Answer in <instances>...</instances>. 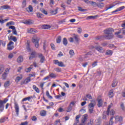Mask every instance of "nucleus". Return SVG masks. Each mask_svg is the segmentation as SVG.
Instances as JSON below:
<instances>
[{"instance_id": "nucleus-1", "label": "nucleus", "mask_w": 125, "mask_h": 125, "mask_svg": "<svg viewBox=\"0 0 125 125\" xmlns=\"http://www.w3.org/2000/svg\"><path fill=\"white\" fill-rule=\"evenodd\" d=\"M113 32L114 30H113V28H108L104 30V33L105 35L104 37L106 40H111V39H113V38H114V35H113Z\"/></svg>"}, {"instance_id": "nucleus-2", "label": "nucleus", "mask_w": 125, "mask_h": 125, "mask_svg": "<svg viewBox=\"0 0 125 125\" xmlns=\"http://www.w3.org/2000/svg\"><path fill=\"white\" fill-rule=\"evenodd\" d=\"M90 101L91 103L89 104L88 105V108L89 109V113L90 114H92V113H93V109H94V107L95 106V104L93 103H95V101L91 100ZM92 102H93V103H92Z\"/></svg>"}, {"instance_id": "nucleus-3", "label": "nucleus", "mask_w": 125, "mask_h": 125, "mask_svg": "<svg viewBox=\"0 0 125 125\" xmlns=\"http://www.w3.org/2000/svg\"><path fill=\"white\" fill-rule=\"evenodd\" d=\"M7 101H8V99L5 98L3 101L0 100V111L2 112L4 109V104H5Z\"/></svg>"}, {"instance_id": "nucleus-4", "label": "nucleus", "mask_w": 125, "mask_h": 125, "mask_svg": "<svg viewBox=\"0 0 125 125\" xmlns=\"http://www.w3.org/2000/svg\"><path fill=\"white\" fill-rule=\"evenodd\" d=\"M31 81V80L30 77H28L24 81L21 82V85H23V84H28V83H29Z\"/></svg>"}, {"instance_id": "nucleus-5", "label": "nucleus", "mask_w": 125, "mask_h": 125, "mask_svg": "<svg viewBox=\"0 0 125 125\" xmlns=\"http://www.w3.org/2000/svg\"><path fill=\"white\" fill-rule=\"evenodd\" d=\"M14 108L15 109V112L17 115V116H19V105H18V103L17 102H15L14 103Z\"/></svg>"}, {"instance_id": "nucleus-6", "label": "nucleus", "mask_w": 125, "mask_h": 125, "mask_svg": "<svg viewBox=\"0 0 125 125\" xmlns=\"http://www.w3.org/2000/svg\"><path fill=\"white\" fill-rule=\"evenodd\" d=\"M99 97H100V96H99L97 99V101L98 102L97 106L99 108H100V107L103 106V101H102V99H99Z\"/></svg>"}, {"instance_id": "nucleus-7", "label": "nucleus", "mask_w": 125, "mask_h": 125, "mask_svg": "<svg viewBox=\"0 0 125 125\" xmlns=\"http://www.w3.org/2000/svg\"><path fill=\"white\" fill-rule=\"evenodd\" d=\"M32 42L35 43V45L36 47H39V42H40V38H36L33 39L32 40Z\"/></svg>"}, {"instance_id": "nucleus-8", "label": "nucleus", "mask_w": 125, "mask_h": 125, "mask_svg": "<svg viewBox=\"0 0 125 125\" xmlns=\"http://www.w3.org/2000/svg\"><path fill=\"white\" fill-rule=\"evenodd\" d=\"M9 29H11L12 30V33L13 35H15V36H17V31L16 30V28L14 26H10L9 27Z\"/></svg>"}, {"instance_id": "nucleus-9", "label": "nucleus", "mask_w": 125, "mask_h": 125, "mask_svg": "<svg viewBox=\"0 0 125 125\" xmlns=\"http://www.w3.org/2000/svg\"><path fill=\"white\" fill-rule=\"evenodd\" d=\"M28 33L30 34H37L38 33V30H37L35 28H28Z\"/></svg>"}, {"instance_id": "nucleus-10", "label": "nucleus", "mask_w": 125, "mask_h": 125, "mask_svg": "<svg viewBox=\"0 0 125 125\" xmlns=\"http://www.w3.org/2000/svg\"><path fill=\"white\" fill-rule=\"evenodd\" d=\"M22 79H23V75L20 74V76H18L16 78V79H15L16 83H19V82H20V81H21Z\"/></svg>"}, {"instance_id": "nucleus-11", "label": "nucleus", "mask_w": 125, "mask_h": 125, "mask_svg": "<svg viewBox=\"0 0 125 125\" xmlns=\"http://www.w3.org/2000/svg\"><path fill=\"white\" fill-rule=\"evenodd\" d=\"M37 57V52L35 51L31 52V56L29 57V60L33 59V58H36Z\"/></svg>"}, {"instance_id": "nucleus-12", "label": "nucleus", "mask_w": 125, "mask_h": 125, "mask_svg": "<svg viewBox=\"0 0 125 125\" xmlns=\"http://www.w3.org/2000/svg\"><path fill=\"white\" fill-rule=\"evenodd\" d=\"M125 6H121L119 8H118L115 11H112V13L113 14H114V13H115V12H119V11H121L123 10V9H125Z\"/></svg>"}, {"instance_id": "nucleus-13", "label": "nucleus", "mask_w": 125, "mask_h": 125, "mask_svg": "<svg viewBox=\"0 0 125 125\" xmlns=\"http://www.w3.org/2000/svg\"><path fill=\"white\" fill-rule=\"evenodd\" d=\"M32 99H33V97L30 96L26 98H24L22 100V102H24V101H29V102H32Z\"/></svg>"}, {"instance_id": "nucleus-14", "label": "nucleus", "mask_w": 125, "mask_h": 125, "mask_svg": "<svg viewBox=\"0 0 125 125\" xmlns=\"http://www.w3.org/2000/svg\"><path fill=\"white\" fill-rule=\"evenodd\" d=\"M39 58H40V62L41 63H43V62H44V56H43V55H42V54H40L39 55Z\"/></svg>"}, {"instance_id": "nucleus-15", "label": "nucleus", "mask_w": 125, "mask_h": 125, "mask_svg": "<svg viewBox=\"0 0 125 125\" xmlns=\"http://www.w3.org/2000/svg\"><path fill=\"white\" fill-rule=\"evenodd\" d=\"M87 117H88L87 114L83 115V119L82 120V123L83 124H84V123H85V122H86V121H87Z\"/></svg>"}, {"instance_id": "nucleus-16", "label": "nucleus", "mask_w": 125, "mask_h": 125, "mask_svg": "<svg viewBox=\"0 0 125 125\" xmlns=\"http://www.w3.org/2000/svg\"><path fill=\"white\" fill-rule=\"evenodd\" d=\"M113 104L111 103L110 105H109L107 108V110L106 111V115H107V116H109V115H110V109H111V108H112V107H113Z\"/></svg>"}, {"instance_id": "nucleus-17", "label": "nucleus", "mask_w": 125, "mask_h": 125, "mask_svg": "<svg viewBox=\"0 0 125 125\" xmlns=\"http://www.w3.org/2000/svg\"><path fill=\"white\" fill-rule=\"evenodd\" d=\"M96 125H101V118L99 117L95 121Z\"/></svg>"}, {"instance_id": "nucleus-18", "label": "nucleus", "mask_w": 125, "mask_h": 125, "mask_svg": "<svg viewBox=\"0 0 125 125\" xmlns=\"http://www.w3.org/2000/svg\"><path fill=\"white\" fill-rule=\"evenodd\" d=\"M9 8H10V7L8 5H3L0 7V9H2V10H4V9H9Z\"/></svg>"}, {"instance_id": "nucleus-19", "label": "nucleus", "mask_w": 125, "mask_h": 125, "mask_svg": "<svg viewBox=\"0 0 125 125\" xmlns=\"http://www.w3.org/2000/svg\"><path fill=\"white\" fill-rule=\"evenodd\" d=\"M105 55H107L108 56H112V55H113V51L111 50H106Z\"/></svg>"}, {"instance_id": "nucleus-20", "label": "nucleus", "mask_w": 125, "mask_h": 125, "mask_svg": "<svg viewBox=\"0 0 125 125\" xmlns=\"http://www.w3.org/2000/svg\"><path fill=\"white\" fill-rule=\"evenodd\" d=\"M23 56H20L17 60V62L18 63H22V62H23Z\"/></svg>"}, {"instance_id": "nucleus-21", "label": "nucleus", "mask_w": 125, "mask_h": 125, "mask_svg": "<svg viewBox=\"0 0 125 125\" xmlns=\"http://www.w3.org/2000/svg\"><path fill=\"white\" fill-rule=\"evenodd\" d=\"M32 88L37 93H40V89L36 85H33Z\"/></svg>"}, {"instance_id": "nucleus-22", "label": "nucleus", "mask_w": 125, "mask_h": 125, "mask_svg": "<svg viewBox=\"0 0 125 125\" xmlns=\"http://www.w3.org/2000/svg\"><path fill=\"white\" fill-rule=\"evenodd\" d=\"M74 39L76 43H79V42H80V38H79V36L78 35L74 36Z\"/></svg>"}, {"instance_id": "nucleus-23", "label": "nucleus", "mask_w": 125, "mask_h": 125, "mask_svg": "<svg viewBox=\"0 0 125 125\" xmlns=\"http://www.w3.org/2000/svg\"><path fill=\"white\" fill-rule=\"evenodd\" d=\"M42 29L43 30H46L47 29H49L50 28V25L47 24H43L42 26Z\"/></svg>"}, {"instance_id": "nucleus-24", "label": "nucleus", "mask_w": 125, "mask_h": 125, "mask_svg": "<svg viewBox=\"0 0 125 125\" xmlns=\"http://www.w3.org/2000/svg\"><path fill=\"white\" fill-rule=\"evenodd\" d=\"M108 96L109 98H113V97H114V92L113 91V90L109 91L108 93Z\"/></svg>"}, {"instance_id": "nucleus-25", "label": "nucleus", "mask_w": 125, "mask_h": 125, "mask_svg": "<svg viewBox=\"0 0 125 125\" xmlns=\"http://www.w3.org/2000/svg\"><path fill=\"white\" fill-rule=\"evenodd\" d=\"M40 116L42 117H45L46 116V111L43 110L40 112Z\"/></svg>"}, {"instance_id": "nucleus-26", "label": "nucleus", "mask_w": 125, "mask_h": 125, "mask_svg": "<svg viewBox=\"0 0 125 125\" xmlns=\"http://www.w3.org/2000/svg\"><path fill=\"white\" fill-rule=\"evenodd\" d=\"M23 24H26V25H29L30 24H32L33 22H32V20H25L23 22Z\"/></svg>"}, {"instance_id": "nucleus-27", "label": "nucleus", "mask_w": 125, "mask_h": 125, "mask_svg": "<svg viewBox=\"0 0 125 125\" xmlns=\"http://www.w3.org/2000/svg\"><path fill=\"white\" fill-rule=\"evenodd\" d=\"M10 85V81H6L4 83V86L5 88H7Z\"/></svg>"}, {"instance_id": "nucleus-28", "label": "nucleus", "mask_w": 125, "mask_h": 125, "mask_svg": "<svg viewBox=\"0 0 125 125\" xmlns=\"http://www.w3.org/2000/svg\"><path fill=\"white\" fill-rule=\"evenodd\" d=\"M9 40L13 41V42H17V39L15 37V36H10V39H9Z\"/></svg>"}, {"instance_id": "nucleus-29", "label": "nucleus", "mask_w": 125, "mask_h": 125, "mask_svg": "<svg viewBox=\"0 0 125 125\" xmlns=\"http://www.w3.org/2000/svg\"><path fill=\"white\" fill-rule=\"evenodd\" d=\"M115 121H117V122H121V121H123V117L117 116L115 117Z\"/></svg>"}, {"instance_id": "nucleus-30", "label": "nucleus", "mask_w": 125, "mask_h": 125, "mask_svg": "<svg viewBox=\"0 0 125 125\" xmlns=\"http://www.w3.org/2000/svg\"><path fill=\"white\" fill-rule=\"evenodd\" d=\"M26 10L28 11V12H33V7L31 5H29L28 8H26Z\"/></svg>"}, {"instance_id": "nucleus-31", "label": "nucleus", "mask_w": 125, "mask_h": 125, "mask_svg": "<svg viewBox=\"0 0 125 125\" xmlns=\"http://www.w3.org/2000/svg\"><path fill=\"white\" fill-rule=\"evenodd\" d=\"M96 50L99 51V52H104V49H103V47H96Z\"/></svg>"}, {"instance_id": "nucleus-32", "label": "nucleus", "mask_w": 125, "mask_h": 125, "mask_svg": "<svg viewBox=\"0 0 125 125\" xmlns=\"http://www.w3.org/2000/svg\"><path fill=\"white\" fill-rule=\"evenodd\" d=\"M62 43L64 44V45H67L68 44V40H67V39L66 38H64L62 40Z\"/></svg>"}, {"instance_id": "nucleus-33", "label": "nucleus", "mask_w": 125, "mask_h": 125, "mask_svg": "<svg viewBox=\"0 0 125 125\" xmlns=\"http://www.w3.org/2000/svg\"><path fill=\"white\" fill-rule=\"evenodd\" d=\"M54 70L57 73H60L61 72H62V69L60 67H56L54 69Z\"/></svg>"}, {"instance_id": "nucleus-34", "label": "nucleus", "mask_w": 125, "mask_h": 125, "mask_svg": "<svg viewBox=\"0 0 125 125\" xmlns=\"http://www.w3.org/2000/svg\"><path fill=\"white\" fill-rule=\"evenodd\" d=\"M97 6H98V7H99L100 8H102V7H104V3H99L97 4Z\"/></svg>"}, {"instance_id": "nucleus-35", "label": "nucleus", "mask_w": 125, "mask_h": 125, "mask_svg": "<svg viewBox=\"0 0 125 125\" xmlns=\"http://www.w3.org/2000/svg\"><path fill=\"white\" fill-rule=\"evenodd\" d=\"M49 76H50V78H52V79H55L57 77L56 74L53 73H50Z\"/></svg>"}, {"instance_id": "nucleus-36", "label": "nucleus", "mask_w": 125, "mask_h": 125, "mask_svg": "<svg viewBox=\"0 0 125 125\" xmlns=\"http://www.w3.org/2000/svg\"><path fill=\"white\" fill-rule=\"evenodd\" d=\"M7 117H3V118H1L0 119V123L1 124L2 123H4V122H6V120H7Z\"/></svg>"}, {"instance_id": "nucleus-37", "label": "nucleus", "mask_w": 125, "mask_h": 125, "mask_svg": "<svg viewBox=\"0 0 125 125\" xmlns=\"http://www.w3.org/2000/svg\"><path fill=\"white\" fill-rule=\"evenodd\" d=\"M114 118H115V116H112L110 120L109 121V125H114V121H113V120L114 119Z\"/></svg>"}, {"instance_id": "nucleus-38", "label": "nucleus", "mask_w": 125, "mask_h": 125, "mask_svg": "<svg viewBox=\"0 0 125 125\" xmlns=\"http://www.w3.org/2000/svg\"><path fill=\"white\" fill-rule=\"evenodd\" d=\"M10 25H12L13 26L15 25V22L13 21H10L9 22H7L6 24V26H10Z\"/></svg>"}, {"instance_id": "nucleus-39", "label": "nucleus", "mask_w": 125, "mask_h": 125, "mask_svg": "<svg viewBox=\"0 0 125 125\" xmlns=\"http://www.w3.org/2000/svg\"><path fill=\"white\" fill-rule=\"evenodd\" d=\"M61 36H58L57 39H56V42H57V43H60V42H61Z\"/></svg>"}, {"instance_id": "nucleus-40", "label": "nucleus", "mask_w": 125, "mask_h": 125, "mask_svg": "<svg viewBox=\"0 0 125 125\" xmlns=\"http://www.w3.org/2000/svg\"><path fill=\"white\" fill-rule=\"evenodd\" d=\"M72 108H73V106L71 105H69V106L67 108L66 112L67 113L70 112L71 111H72Z\"/></svg>"}, {"instance_id": "nucleus-41", "label": "nucleus", "mask_w": 125, "mask_h": 125, "mask_svg": "<svg viewBox=\"0 0 125 125\" xmlns=\"http://www.w3.org/2000/svg\"><path fill=\"white\" fill-rule=\"evenodd\" d=\"M58 11V9H56L55 10H53L51 11V13L53 15H54V14H57V12Z\"/></svg>"}, {"instance_id": "nucleus-42", "label": "nucleus", "mask_w": 125, "mask_h": 125, "mask_svg": "<svg viewBox=\"0 0 125 125\" xmlns=\"http://www.w3.org/2000/svg\"><path fill=\"white\" fill-rule=\"evenodd\" d=\"M46 95L48 98H49V99H53V98L52 96H50V95L49 94V92H48V91H46Z\"/></svg>"}, {"instance_id": "nucleus-43", "label": "nucleus", "mask_w": 125, "mask_h": 125, "mask_svg": "<svg viewBox=\"0 0 125 125\" xmlns=\"http://www.w3.org/2000/svg\"><path fill=\"white\" fill-rule=\"evenodd\" d=\"M58 66H59V67H65L64 63H63V62H59V63H58Z\"/></svg>"}, {"instance_id": "nucleus-44", "label": "nucleus", "mask_w": 125, "mask_h": 125, "mask_svg": "<svg viewBox=\"0 0 125 125\" xmlns=\"http://www.w3.org/2000/svg\"><path fill=\"white\" fill-rule=\"evenodd\" d=\"M26 5H27V3L26 2V0H24L22 3L21 7L24 8V7H26Z\"/></svg>"}, {"instance_id": "nucleus-45", "label": "nucleus", "mask_w": 125, "mask_h": 125, "mask_svg": "<svg viewBox=\"0 0 125 125\" xmlns=\"http://www.w3.org/2000/svg\"><path fill=\"white\" fill-rule=\"evenodd\" d=\"M37 16L39 18L42 19V17H43V15L42 14H41V13H37Z\"/></svg>"}, {"instance_id": "nucleus-46", "label": "nucleus", "mask_w": 125, "mask_h": 125, "mask_svg": "<svg viewBox=\"0 0 125 125\" xmlns=\"http://www.w3.org/2000/svg\"><path fill=\"white\" fill-rule=\"evenodd\" d=\"M22 107L24 109V110L25 111V112H27V108H31V106L30 105H23Z\"/></svg>"}, {"instance_id": "nucleus-47", "label": "nucleus", "mask_w": 125, "mask_h": 125, "mask_svg": "<svg viewBox=\"0 0 125 125\" xmlns=\"http://www.w3.org/2000/svg\"><path fill=\"white\" fill-rule=\"evenodd\" d=\"M45 83V82H41L40 83V86L42 88V90H43V86H44Z\"/></svg>"}, {"instance_id": "nucleus-48", "label": "nucleus", "mask_w": 125, "mask_h": 125, "mask_svg": "<svg viewBox=\"0 0 125 125\" xmlns=\"http://www.w3.org/2000/svg\"><path fill=\"white\" fill-rule=\"evenodd\" d=\"M115 110L113 109H111V111H110L109 110V114L110 116H114L115 115Z\"/></svg>"}, {"instance_id": "nucleus-49", "label": "nucleus", "mask_w": 125, "mask_h": 125, "mask_svg": "<svg viewBox=\"0 0 125 125\" xmlns=\"http://www.w3.org/2000/svg\"><path fill=\"white\" fill-rule=\"evenodd\" d=\"M7 77V74L5 73H4L2 75V78L3 80H6V78Z\"/></svg>"}, {"instance_id": "nucleus-50", "label": "nucleus", "mask_w": 125, "mask_h": 125, "mask_svg": "<svg viewBox=\"0 0 125 125\" xmlns=\"http://www.w3.org/2000/svg\"><path fill=\"white\" fill-rule=\"evenodd\" d=\"M5 42L0 40V45H2V46H5Z\"/></svg>"}, {"instance_id": "nucleus-51", "label": "nucleus", "mask_w": 125, "mask_h": 125, "mask_svg": "<svg viewBox=\"0 0 125 125\" xmlns=\"http://www.w3.org/2000/svg\"><path fill=\"white\" fill-rule=\"evenodd\" d=\"M30 71H32V67H28L25 69L26 73H30Z\"/></svg>"}, {"instance_id": "nucleus-52", "label": "nucleus", "mask_w": 125, "mask_h": 125, "mask_svg": "<svg viewBox=\"0 0 125 125\" xmlns=\"http://www.w3.org/2000/svg\"><path fill=\"white\" fill-rule=\"evenodd\" d=\"M32 121L33 122H37L38 118H37V117L36 116H33L31 118Z\"/></svg>"}, {"instance_id": "nucleus-53", "label": "nucleus", "mask_w": 125, "mask_h": 125, "mask_svg": "<svg viewBox=\"0 0 125 125\" xmlns=\"http://www.w3.org/2000/svg\"><path fill=\"white\" fill-rule=\"evenodd\" d=\"M121 33H122V31H121V30H120L119 31H118L117 32H116L115 33V35L116 36H118V37H119V38H122V37H121V36L119 35H120V34H121Z\"/></svg>"}, {"instance_id": "nucleus-54", "label": "nucleus", "mask_w": 125, "mask_h": 125, "mask_svg": "<svg viewBox=\"0 0 125 125\" xmlns=\"http://www.w3.org/2000/svg\"><path fill=\"white\" fill-rule=\"evenodd\" d=\"M69 54L70 55H71V56H73V55H75V52H74V50H70L69 51Z\"/></svg>"}, {"instance_id": "nucleus-55", "label": "nucleus", "mask_w": 125, "mask_h": 125, "mask_svg": "<svg viewBox=\"0 0 125 125\" xmlns=\"http://www.w3.org/2000/svg\"><path fill=\"white\" fill-rule=\"evenodd\" d=\"M117 84H118V83H117V82H113V83L112 84V87H116V86H117Z\"/></svg>"}, {"instance_id": "nucleus-56", "label": "nucleus", "mask_w": 125, "mask_h": 125, "mask_svg": "<svg viewBox=\"0 0 125 125\" xmlns=\"http://www.w3.org/2000/svg\"><path fill=\"white\" fill-rule=\"evenodd\" d=\"M97 61L94 62L93 63H92V66L93 67V68H94V67H95L96 66H97Z\"/></svg>"}, {"instance_id": "nucleus-57", "label": "nucleus", "mask_w": 125, "mask_h": 125, "mask_svg": "<svg viewBox=\"0 0 125 125\" xmlns=\"http://www.w3.org/2000/svg\"><path fill=\"white\" fill-rule=\"evenodd\" d=\"M64 55L63 54V53H62L61 51L59 52V54H58V57H61L62 56H63Z\"/></svg>"}, {"instance_id": "nucleus-58", "label": "nucleus", "mask_w": 125, "mask_h": 125, "mask_svg": "<svg viewBox=\"0 0 125 125\" xmlns=\"http://www.w3.org/2000/svg\"><path fill=\"white\" fill-rule=\"evenodd\" d=\"M97 3L94 1H90V4H91V5H96L97 6Z\"/></svg>"}, {"instance_id": "nucleus-59", "label": "nucleus", "mask_w": 125, "mask_h": 125, "mask_svg": "<svg viewBox=\"0 0 125 125\" xmlns=\"http://www.w3.org/2000/svg\"><path fill=\"white\" fill-rule=\"evenodd\" d=\"M53 63L55 64V65H58V63H59V61L57 60H54L53 61Z\"/></svg>"}, {"instance_id": "nucleus-60", "label": "nucleus", "mask_w": 125, "mask_h": 125, "mask_svg": "<svg viewBox=\"0 0 125 125\" xmlns=\"http://www.w3.org/2000/svg\"><path fill=\"white\" fill-rule=\"evenodd\" d=\"M60 122H61L60 119L57 120L54 122V125H58V123H60Z\"/></svg>"}, {"instance_id": "nucleus-61", "label": "nucleus", "mask_w": 125, "mask_h": 125, "mask_svg": "<svg viewBox=\"0 0 125 125\" xmlns=\"http://www.w3.org/2000/svg\"><path fill=\"white\" fill-rule=\"evenodd\" d=\"M13 54L11 53L9 54L8 56V58H9V59H11V58H13Z\"/></svg>"}, {"instance_id": "nucleus-62", "label": "nucleus", "mask_w": 125, "mask_h": 125, "mask_svg": "<svg viewBox=\"0 0 125 125\" xmlns=\"http://www.w3.org/2000/svg\"><path fill=\"white\" fill-rule=\"evenodd\" d=\"M86 97L88 99H92V96H91L90 94H87Z\"/></svg>"}, {"instance_id": "nucleus-63", "label": "nucleus", "mask_w": 125, "mask_h": 125, "mask_svg": "<svg viewBox=\"0 0 125 125\" xmlns=\"http://www.w3.org/2000/svg\"><path fill=\"white\" fill-rule=\"evenodd\" d=\"M29 77H28V78H32V77H36V73H33V74H29Z\"/></svg>"}, {"instance_id": "nucleus-64", "label": "nucleus", "mask_w": 125, "mask_h": 125, "mask_svg": "<svg viewBox=\"0 0 125 125\" xmlns=\"http://www.w3.org/2000/svg\"><path fill=\"white\" fill-rule=\"evenodd\" d=\"M20 125H28V121H25L24 122H22L21 124Z\"/></svg>"}]
</instances>
